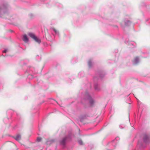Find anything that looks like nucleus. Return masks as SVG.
<instances>
[{"mask_svg":"<svg viewBox=\"0 0 150 150\" xmlns=\"http://www.w3.org/2000/svg\"><path fill=\"white\" fill-rule=\"evenodd\" d=\"M149 140V139L147 137H146L145 138H144V142H147L146 140Z\"/></svg>","mask_w":150,"mask_h":150,"instance_id":"6e6552de","label":"nucleus"},{"mask_svg":"<svg viewBox=\"0 0 150 150\" xmlns=\"http://www.w3.org/2000/svg\"><path fill=\"white\" fill-rule=\"evenodd\" d=\"M42 140V138L40 137H38L37 139V141L38 142Z\"/></svg>","mask_w":150,"mask_h":150,"instance_id":"0eeeda50","label":"nucleus"},{"mask_svg":"<svg viewBox=\"0 0 150 150\" xmlns=\"http://www.w3.org/2000/svg\"><path fill=\"white\" fill-rule=\"evenodd\" d=\"M14 138L16 140L18 141H19L21 139V136L20 135L18 134V135H17L16 136L14 137Z\"/></svg>","mask_w":150,"mask_h":150,"instance_id":"20e7f679","label":"nucleus"},{"mask_svg":"<svg viewBox=\"0 0 150 150\" xmlns=\"http://www.w3.org/2000/svg\"><path fill=\"white\" fill-rule=\"evenodd\" d=\"M28 35L30 37L33 39L37 42L39 43L41 42L40 40L34 34L31 33H28Z\"/></svg>","mask_w":150,"mask_h":150,"instance_id":"f03ea898","label":"nucleus"},{"mask_svg":"<svg viewBox=\"0 0 150 150\" xmlns=\"http://www.w3.org/2000/svg\"><path fill=\"white\" fill-rule=\"evenodd\" d=\"M23 40L26 42H27L28 41V39L26 35H23Z\"/></svg>","mask_w":150,"mask_h":150,"instance_id":"39448f33","label":"nucleus"},{"mask_svg":"<svg viewBox=\"0 0 150 150\" xmlns=\"http://www.w3.org/2000/svg\"><path fill=\"white\" fill-rule=\"evenodd\" d=\"M52 29L55 33H57V31L56 29L55 28H53Z\"/></svg>","mask_w":150,"mask_h":150,"instance_id":"9d476101","label":"nucleus"},{"mask_svg":"<svg viewBox=\"0 0 150 150\" xmlns=\"http://www.w3.org/2000/svg\"><path fill=\"white\" fill-rule=\"evenodd\" d=\"M79 143L81 145L83 144V142L81 140H80L79 141Z\"/></svg>","mask_w":150,"mask_h":150,"instance_id":"1a4fd4ad","label":"nucleus"},{"mask_svg":"<svg viewBox=\"0 0 150 150\" xmlns=\"http://www.w3.org/2000/svg\"><path fill=\"white\" fill-rule=\"evenodd\" d=\"M88 65L89 67L91 66L92 65V63L91 61H89L88 62Z\"/></svg>","mask_w":150,"mask_h":150,"instance_id":"423d86ee","label":"nucleus"},{"mask_svg":"<svg viewBox=\"0 0 150 150\" xmlns=\"http://www.w3.org/2000/svg\"><path fill=\"white\" fill-rule=\"evenodd\" d=\"M4 147L6 149H12V150H17L16 145L10 141L6 142L4 144Z\"/></svg>","mask_w":150,"mask_h":150,"instance_id":"f257e3e1","label":"nucleus"},{"mask_svg":"<svg viewBox=\"0 0 150 150\" xmlns=\"http://www.w3.org/2000/svg\"><path fill=\"white\" fill-rule=\"evenodd\" d=\"M6 10V7L5 6H3L0 8V11L3 12L5 14V12Z\"/></svg>","mask_w":150,"mask_h":150,"instance_id":"7ed1b4c3","label":"nucleus"},{"mask_svg":"<svg viewBox=\"0 0 150 150\" xmlns=\"http://www.w3.org/2000/svg\"><path fill=\"white\" fill-rule=\"evenodd\" d=\"M138 60V58H136L135 59V60L136 61L137 60Z\"/></svg>","mask_w":150,"mask_h":150,"instance_id":"f8f14e48","label":"nucleus"},{"mask_svg":"<svg viewBox=\"0 0 150 150\" xmlns=\"http://www.w3.org/2000/svg\"><path fill=\"white\" fill-rule=\"evenodd\" d=\"M8 51V50L6 49V50H4L3 51V52H4V53H6Z\"/></svg>","mask_w":150,"mask_h":150,"instance_id":"9b49d317","label":"nucleus"},{"mask_svg":"<svg viewBox=\"0 0 150 150\" xmlns=\"http://www.w3.org/2000/svg\"><path fill=\"white\" fill-rule=\"evenodd\" d=\"M128 22L129 23H130L129 21H128Z\"/></svg>","mask_w":150,"mask_h":150,"instance_id":"ddd939ff","label":"nucleus"}]
</instances>
